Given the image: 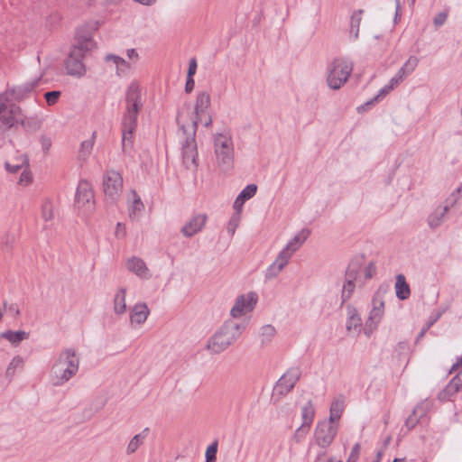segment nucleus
<instances>
[{
  "label": "nucleus",
  "mask_w": 462,
  "mask_h": 462,
  "mask_svg": "<svg viewBox=\"0 0 462 462\" xmlns=\"http://www.w3.org/2000/svg\"><path fill=\"white\" fill-rule=\"evenodd\" d=\"M126 109L123 117V148L131 146L133 134L137 125V116L143 107L141 88L137 81H133L125 93Z\"/></svg>",
  "instance_id": "nucleus-1"
},
{
  "label": "nucleus",
  "mask_w": 462,
  "mask_h": 462,
  "mask_svg": "<svg viewBox=\"0 0 462 462\" xmlns=\"http://www.w3.org/2000/svg\"><path fill=\"white\" fill-rule=\"evenodd\" d=\"M96 48V43L89 35L79 32L76 35V42L66 60L65 67L70 76L82 78L87 73L84 59Z\"/></svg>",
  "instance_id": "nucleus-2"
},
{
  "label": "nucleus",
  "mask_w": 462,
  "mask_h": 462,
  "mask_svg": "<svg viewBox=\"0 0 462 462\" xmlns=\"http://www.w3.org/2000/svg\"><path fill=\"white\" fill-rule=\"evenodd\" d=\"M177 121L180 125L182 151V161L186 168L196 169L198 166V149L195 140L197 121L187 122L184 112L179 113Z\"/></svg>",
  "instance_id": "nucleus-3"
},
{
  "label": "nucleus",
  "mask_w": 462,
  "mask_h": 462,
  "mask_svg": "<svg viewBox=\"0 0 462 462\" xmlns=\"http://www.w3.org/2000/svg\"><path fill=\"white\" fill-rule=\"evenodd\" d=\"M79 358L73 348H65L58 356L51 367L53 384L63 385L79 372Z\"/></svg>",
  "instance_id": "nucleus-4"
},
{
  "label": "nucleus",
  "mask_w": 462,
  "mask_h": 462,
  "mask_svg": "<svg viewBox=\"0 0 462 462\" xmlns=\"http://www.w3.org/2000/svg\"><path fill=\"white\" fill-rule=\"evenodd\" d=\"M245 326L228 319L208 339L207 348L213 354H219L231 346L242 334Z\"/></svg>",
  "instance_id": "nucleus-5"
},
{
  "label": "nucleus",
  "mask_w": 462,
  "mask_h": 462,
  "mask_svg": "<svg viewBox=\"0 0 462 462\" xmlns=\"http://www.w3.org/2000/svg\"><path fill=\"white\" fill-rule=\"evenodd\" d=\"M213 146L217 167L223 171L232 169L235 161V145L230 132L216 134Z\"/></svg>",
  "instance_id": "nucleus-6"
},
{
  "label": "nucleus",
  "mask_w": 462,
  "mask_h": 462,
  "mask_svg": "<svg viewBox=\"0 0 462 462\" xmlns=\"http://www.w3.org/2000/svg\"><path fill=\"white\" fill-rule=\"evenodd\" d=\"M353 71V63L347 59H335L328 67V84L330 88L339 89Z\"/></svg>",
  "instance_id": "nucleus-7"
},
{
  "label": "nucleus",
  "mask_w": 462,
  "mask_h": 462,
  "mask_svg": "<svg viewBox=\"0 0 462 462\" xmlns=\"http://www.w3.org/2000/svg\"><path fill=\"white\" fill-rule=\"evenodd\" d=\"M209 106L210 96L208 93L203 91L199 93L197 96L195 104V116H193V113L189 108L183 109L180 113L184 112L187 122H189L191 119H193L197 121V125L199 122H200L208 127L212 124L211 116L208 113Z\"/></svg>",
  "instance_id": "nucleus-8"
},
{
  "label": "nucleus",
  "mask_w": 462,
  "mask_h": 462,
  "mask_svg": "<svg viewBox=\"0 0 462 462\" xmlns=\"http://www.w3.org/2000/svg\"><path fill=\"white\" fill-rule=\"evenodd\" d=\"M121 174L116 171H107L103 176V191L105 199L115 203L120 198L124 183Z\"/></svg>",
  "instance_id": "nucleus-9"
},
{
  "label": "nucleus",
  "mask_w": 462,
  "mask_h": 462,
  "mask_svg": "<svg viewBox=\"0 0 462 462\" xmlns=\"http://www.w3.org/2000/svg\"><path fill=\"white\" fill-rule=\"evenodd\" d=\"M0 121L7 127H12L18 123L24 127L28 126V122L22 118L21 107L9 100L0 102Z\"/></svg>",
  "instance_id": "nucleus-10"
},
{
  "label": "nucleus",
  "mask_w": 462,
  "mask_h": 462,
  "mask_svg": "<svg viewBox=\"0 0 462 462\" xmlns=\"http://www.w3.org/2000/svg\"><path fill=\"white\" fill-rule=\"evenodd\" d=\"M337 434V427L326 420L319 421L314 430V441L322 448H328Z\"/></svg>",
  "instance_id": "nucleus-11"
},
{
  "label": "nucleus",
  "mask_w": 462,
  "mask_h": 462,
  "mask_svg": "<svg viewBox=\"0 0 462 462\" xmlns=\"http://www.w3.org/2000/svg\"><path fill=\"white\" fill-rule=\"evenodd\" d=\"M258 300V296L255 292L250 291L246 294L239 295L231 308L230 315L234 319L240 318L254 309Z\"/></svg>",
  "instance_id": "nucleus-12"
},
{
  "label": "nucleus",
  "mask_w": 462,
  "mask_h": 462,
  "mask_svg": "<svg viewBox=\"0 0 462 462\" xmlns=\"http://www.w3.org/2000/svg\"><path fill=\"white\" fill-rule=\"evenodd\" d=\"M300 376V367H291L278 380L274 386V392L279 395H286L294 388Z\"/></svg>",
  "instance_id": "nucleus-13"
},
{
  "label": "nucleus",
  "mask_w": 462,
  "mask_h": 462,
  "mask_svg": "<svg viewBox=\"0 0 462 462\" xmlns=\"http://www.w3.org/2000/svg\"><path fill=\"white\" fill-rule=\"evenodd\" d=\"M40 78L25 82L23 85L14 87L0 94V102L3 100L21 101L25 98L39 84Z\"/></svg>",
  "instance_id": "nucleus-14"
},
{
  "label": "nucleus",
  "mask_w": 462,
  "mask_h": 462,
  "mask_svg": "<svg viewBox=\"0 0 462 462\" xmlns=\"http://www.w3.org/2000/svg\"><path fill=\"white\" fill-rule=\"evenodd\" d=\"M94 193L88 181H80L76 192V205L79 208L90 211L94 208Z\"/></svg>",
  "instance_id": "nucleus-15"
},
{
  "label": "nucleus",
  "mask_w": 462,
  "mask_h": 462,
  "mask_svg": "<svg viewBox=\"0 0 462 462\" xmlns=\"http://www.w3.org/2000/svg\"><path fill=\"white\" fill-rule=\"evenodd\" d=\"M384 313V302L382 300L374 298L373 309L370 311L368 319L365 326V333L369 336L377 327Z\"/></svg>",
  "instance_id": "nucleus-16"
},
{
  "label": "nucleus",
  "mask_w": 462,
  "mask_h": 462,
  "mask_svg": "<svg viewBox=\"0 0 462 462\" xmlns=\"http://www.w3.org/2000/svg\"><path fill=\"white\" fill-rule=\"evenodd\" d=\"M292 257L291 254L282 249L275 258L274 262L267 268L265 278L272 280L276 278L281 272L289 263L290 259Z\"/></svg>",
  "instance_id": "nucleus-17"
},
{
  "label": "nucleus",
  "mask_w": 462,
  "mask_h": 462,
  "mask_svg": "<svg viewBox=\"0 0 462 462\" xmlns=\"http://www.w3.org/2000/svg\"><path fill=\"white\" fill-rule=\"evenodd\" d=\"M208 220L206 214L194 215L182 227L181 234L185 237H192L200 232L205 226Z\"/></svg>",
  "instance_id": "nucleus-18"
},
{
  "label": "nucleus",
  "mask_w": 462,
  "mask_h": 462,
  "mask_svg": "<svg viewBox=\"0 0 462 462\" xmlns=\"http://www.w3.org/2000/svg\"><path fill=\"white\" fill-rule=\"evenodd\" d=\"M357 276V270L349 267L346 272L345 282L342 287L341 301L342 304L348 300L355 291V281Z\"/></svg>",
  "instance_id": "nucleus-19"
},
{
  "label": "nucleus",
  "mask_w": 462,
  "mask_h": 462,
  "mask_svg": "<svg viewBox=\"0 0 462 462\" xmlns=\"http://www.w3.org/2000/svg\"><path fill=\"white\" fill-rule=\"evenodd\" d=\"M126 268L142 279L150 278L149 269L144 261L139 257L133 256L126 261Z\"/></svg>",
  "instance_id": "nucleus-20"
},
{
  "label": "nucleus",
  "mask_w": 462,
  "mask_h": 462,
  "mask_svg": "<svg viewBox=\"0 0 462 462\" xmlns=\"http://www.w3.org/2000/svg\"><path fill=\"white\" fill-rule=\"evenodd\" d=\"M149 314L150 310L145 303H137L131 310L130 322L133 326H140L146 321Z\"/></svg>",
  "instance_id": "nucleus-21"
},
{
  "label": "nucleus",
  "mask_w": 462,
  "mask_h": 462,
  "mask_svg": "<svg viewBox=\"0 0 462 462\" xmlns=\"http://www.w3.org/2000/svg\"><path fill=\"white\" fill-rule=\"evenodd\" d=\"M310 235V231L309 229H302L297 235H295L285 245L283 248L286 252L294 254L296 251H298L304 242L307 240L309 236Z\"/></svg>",
  "instance_id": "nucleus-22"
},
{
  "label": "nucleus",
  "mask_w": 462,
  "mask_h": 462,
  "mask_svg": "<svg viewBox=\"0 0 462 462\" xmlns=\"http://www.w3.org/2000/svg\"><path fill=\"white\" fill-rule=\"evenodd\" d=\"M427 410L428 407L425 402H420L413 409L412 414L405 420V426L408 430L413 429L419 423L420 420L426 415Z\"/></svg>",
  "instance_id": "nucleus-23"
},
{
  "label": "nucleus",
  "mask_w": 462,
  "mask_h": 462,
  "mask_svg": "<svg viewBox=\"0 0 462 462\" xmlns=\"http://www.w3.org/2000/svg\"><path fill=\"white\" fill-rule=\"evenodd\" d=\"M29 166V160L26 155L21 154L12 162H5V168L9 173H17Z\"/></svg>",
  "instance_id": "nucleus-24"
},
{
  "label": "nucleus",
  "mask_w": 462,
  "mask_h": 462,
  "mask_svg": "<svg viewBox=\"0 0 462 462\" xmlns=\"http://www.w3.org/2000/svg\"><path fill=\"white\" fill-rule=\"evenodd\" d=\"M128 199V212L129 217L132 218L134 217L137 214L141 213L143 210L144 206L135 190H131L129 192Z\"/></svg>",
  "instance_id": "nucleus-25"
},
{
  "label": "nucleus",
  "mask_w": 462,
  "mask_h": 462,
  "mask_svg": "<svg viewBox=\"0 0 462 462\" xmlns=\"http://www.w3.org/2000/svg\"><path fill=\"white\" fill-rule=\"evenodd\" d=\"M30 334L26 331L20 330V331H13V330H6L3 332L0 337L2 338H5L8 340L13 346H17L19 344L29 337Z\"/></svg>",
  "instance_id": "nucleus-26"
},
{
  "label": "nucleus",
  "mask_w": 462,
  "mask_h": 462,
  "mask_svg": "<svg viewBox=\"0 0 462 462\" xmlns=\"http://www.w3.org/2000/svg\"><path fill=\"white\" fill-rule=\"evenodd\" d=\"M395 291L396 296L400 300H406L410 297V286L407 283L403 274H398L396 276Z\"/></svg>",
  "instance_id": "nucleus-27"
},
{
  "label": "nucleus",
  "mask_w": 462,
  "mask_h": 462,
  "mask_svg": "<svg viewBox=\"0 0 462 462\" xmlns=\"http://www.w3.org/2000/svg\"><path fill=\"white\" fill-rule=\"evenodd\" d=\"M344 411V400L342 398H336L333 400L329 409V418L327 420L335 424L341 418Z\"/></svg>",
  "instance_id": "nucleus-28"
},
{
  "label": "nucleus",
  "mask_w": 462,
  "mask_h": 462,
  "mask_svg": "<svg viewBox=\"0 0 462 462\" xmlns=\"http://www.w3.org/2000/svg\"><path fill=\"white\" fill-rule=\"evenodd\" d=\"M448 210V206L439 207L438 208H436L435 211L431 213L428 217L429 226L431 228L438 227L443 221V218Z\"/></svg>",
  "instance_id": "nucleus-29"
},
{
  "label": "nucleus",
  "mask_w": 462,
  "mask_h": 462,
  "mask_svg": "<svg viewBox=\"0 0 462 462\" xmlns=\"http://www.w3.org/2000/svg\"><path fill=\"white\" fill-rule=\"evenodd\" d=\"M347 315H348L347 321H346L347 330L351 331V330L359 329L362 325V319H361V317L359 316V314L357 313V310L355 308L348 306Z\"/></svg>",
  "instance_id": "nucleus-30"
},
{
  "label": "nucleus",
  "mask_w": 462,
  "mask_h": 462,
  "mask_svg": "<svg viewBox=\"0 0 462 462\" xmlns=\"http://www.w3.org/2000/svg\"><path fill=\"white\" fill-rule=\"evenodd\" d=\"M126 290L124 288L119 289L114 298V310L116 314H123L126 310L125 303Z\"/></svg>",
  "instance_id": "nucleus-31"
},
{
  "label": "nucleus",
  "mask_w": 462,
  "mask_h": 462,
  "mask_svg": "<svg viewBox=\"0 0 462 462\" xmlns=\"http://www.w3.org/2000/svg\"><path fill=\"white\" fill-rule=\"evenodd\" d=\"M362 10H358L353 13L350 18V28H349V36L352 40H356L358 38L359 27L362 20Z\"/></svg>",
  "instance_id": "nucleus-32"
},
{
  "label": "nucleus",
  "mask_w": 462,
  "mask_h": 462,
  "mask_svg": "<svg viewBox=\"0 0 462 462\" xmlns=\"http://www.w3.org/2000/svg\"><path fill=\"white\" fill-rule=\"evenodd\" d=\"M315 417V408L311 401H309L301 408L302 425L310 427Z\"/></svg>",
  "instance_id": "nucleus-33"
},
{
  "label": "nucleus",
  "mask_w": 462,
  "mask_h": 462,
  "mask_svg": "<svg viewBox=\"0 0 462 462\" xmlns=\"http://www.w3.org/2000/svg\"><path fill=\"white\" fill-rule=\"evenodd\" d=\"M41 217L45 222L52 221L54 218V204L49 199H43L41 206Z\"/></svg>",
  "instance_id": "nucleus-34"
},
{
  "label": "nucleus",
  "mask_w": 462,
  "mask_h": 462,
  "mask_svg": "<svg viewBox=\"0 0 462 462\" xmlns=\"http://www.w3.org/2000/svg\"><path fill=\"white\" fill-rule=\"evenodd\" d=\"M93 146H94V136L91 139L83 141L80 143L79 152H78L79 160L86 161L89 157V155L92 152Z\"/></svg>",
  "instance_id": "nucleus-35"
},
{
  "label": "nucleus",
  "mask_w": 462,
  "mask_h": 462,
  "mask_svg": "<svg viewBox=\"0 0 462 462\" xmlns=\"http://www.w3.org/2000/svg\"><path fill=\"white\" fill-rule=\"evenodd\" d=\"M23 358L20 356H15L9 363L5 371V375L10 378L14 377L16 373V370L23 369Z\"/></svg>",
  "instance_id": "nucleus-36"
},
{
  "label": "nucleus",
  "mask_w": 462,
  "mask_h": 462,
  "mask_svg": "<svg viewBox=\"0 0 462 462\" xmlns=\"http://www.w3.org/2000/svg\"><path fill=\"white\" fill-rule=\"evenodd\" d=\"M144 439L145 435L143 433L136 434L134 436L127 445V454L130 455L134 453L139 448V447L143 445Z\"/></svg>",
  "instance_id": "nucleus-37"
},
{
  "label": "nucleus",
  "mask_w": 462,
  "mask_h": 462,
  "mask_svg": "<svg viewBox=\"0 0 462 462\" xmlns=\"http://www.w3.org/2000/svg\"><path fill=\"white\" fill-rule=\"evenodd\" d=\"M32 180L33 177L28 166L27 168H24V170L21 171V174L17 181V184L20 187L25 188L31 185L32 183Z\"/></svg>",
  "instance_id": "nucleus-38"
},
{
  "label": "nucleus",
  "mask_w": 462,
  "mask_h": 462,
  "mask_svg": "<svg viewBox=\"0 0 462 462\" xmlns=\"http://www.w3.org/2000/svg\"><path fill=\"white\" fill-rule=\"evenodd\" d=\"M276 329L272 325H265L261 328V339L262 343L265 344L272 340V338L275 336Z\"/></svg>",
  "instance_id": "nucleus-39"
},
{
  "label": "nucleus",
  "mask_w": 462,
  "mask_h": 462,
  "mask_svg": "<svg viewBox=\"0 0 462 462\" xmlns=\"http://www.w3.org/2000/svg\"><path fill=\"white\" fill-rule=\"evenodd\" d=\"M462 388V371L455 376L448 384L446 391L450 393H456Z\"/></svg>",
  "instance_id": "nucleus-40"
},
{
  "label": "nucleus",
  "mask_w": 462,
  "mask_h": 462,
  "mask_svg": "<svg viewBox=\"0 0 462 462\" xmlns=\"http://www.w3.org/2000/svg\"><path fill=\"white\" fill-rule=\"evenodd\" d=\"M310 427L309 426H305V425H300L294 432L293 436H292V439L296 442V443H300L304 439L305 437L307 436V434L309 433L310 431Z\"/></svg>",
  "instance_id": "nucleus-41"
},
{
  "label": "nucleus",
  "mask_w": 462,
  "mask_h": 462,
  "mask_svg": "<svg viewBox=\"0 0 462 462\" xmlns=\"http://www.w3.org/2000/svg\"><path fill=\"white\" fill-rule=\"evenodd\" d=\"M217 441H214L210 444L206 450V462H216L217 461Z\"/></svg>",
  "instance_id": "nucleus-42"
},
{
  "label": "nucleus",
  "mask_w": 462,
  "mask_h": 462,
  "mask_svg": "<svg viewBox=\"0 0 462 462\" xmlns=\"http://www.w3.org/2000/svg\"><path fill=\"white\" fill-rule=\"evenodd\" d=\"M106 60L113 61L117 69H120L122 67L130 68V64L128 62H126L123 58L114 54L106 55Z\"/></svg>",
  "instance_id": "nucleus-43"
},
{
  "label": "nucleus",
  "mask_w": 462,
  "mask_h": 462,
  "mask_svg": "<svg viewBox=\"0 0 462 462\" xmlns=\"http://www.w3.org/2000/svg\"><path fill=\"white\" fill-rule=\"evenodd\" d=\"M256 191L257 186L255 184H249L239 193V195L241 198L247 200L252 199L255 195Z\"/></svg>",
  "instance_id": "nucleus-44"
},
{
  "label": "nucleus",
  "mask_w": 462,
  "mask_h": 462,
  "mask_svg": "<svg viewBox=\"0 0 462 462\" xmlns=\"http://www.w3.org/2000/svg\"><path fill=\"white\" fill-rule=\"evenodd\" d=\"M240 220H241V214L235 212L233 214V216L231 217V218L228 222V225H227V231L231 235H234V233L236 232V229L237 228V226L240 223Z\"/></svg>",
  "instance_id": "nucleus-45"
},
{
  "label": "nucleus",
  "mask_w": 462,
  "mask_h": 462,
  "mask_svg": "<svg viewBox=\"0 0 462 462\" xmlns=\"http://www.w3.org/2000/svg\"><path fill=\"white\" fill-rule=\"evenodd\" d=\"M419 63V60L416 56H410L406 62L403 64L404 69L408 71V73H412L417 68Z\"/></svg>",
  "instance_id": "nucleus-46"
},
{
  "label": "nucleus",
  "mask_w": 462,
  "mask_h": 462,
  "mask_svg": "<svg viewBox=\"0 0 462 462\" xmlns=\"http://www.w3.org/2000/svg\"><path fill=\"white\" fill-rule=\"evenodd\" d=\"M393 88L389 85H385L380 91L379 93L369 102H367L365 105L366 106H369V105H372L374 104V102L375 101H378L379 99L383 98V97H385L387 94H389Z\"/></svg>",
  "instance_id": "nucleus-47"
},
{
  "label": "nucleus",
  "mask_w": 462,
  "mask_h": 462,
  "mask_svg": "<svg viewBox=\"0 0 462 462\" xmlns=\"http://www.w3.org/2000/svg\"><path fill=\"white\" fill-rule=\"evenodd\" d=\"M60 97V91H50L45 93L44 97L49 106L55 105Z\"/></svg>",
  "instance_id": "nucleus-48"
},
{
  "label": "nucleus",
  "mask_w": 462,
  "mask_h": 462,
  "mask_svg": "<svg viewBox=\"0 0 462 462\" xmlns=\"http://www.w3.org/2000/svg\"><path fill=\"white\" fill-rule=\"evenodd\" d=\"M360 449H361L360 444L356 443L354 445V447L352 448L351 453H350L346 462H356L359 457V455H360Z\"/></svg>",
  "instance_id": "nucleus-49"
},
{
  "label": "nucleus",
  "mask_w": 462,
  "mask_h": 462,
  "mask_svg": "<svg viewBox=\"0 0 462 462\" xmlns=\"http://www.w3.org/2000/svg\"><path fill=\"white\" fill-rule=\"evenodd\" d=\"M40 142L43 152L48 153L52 144L51 138L46 135H42Z\"/></svg>",
  "instance_id": "nucleus-50"
},
{
  "label": "nucleus",
  "mask_w": 462,
  "mask_h": 462,
  "mask_svg": "<svg viewBox=\"0 0 462 462\" xmlns=\"http://www.w3.org/2000/svg\"><path fill=\"white\" fill-rule=\"evenodd\" d=\"M5 310L9 313L12 317L17 318L20 316V309L17 304H10L7 305V303H5L4 305Z\"/></svg>",
  "instance_id": "nucleus-51"
},
{
  "label": "nucleus",
  "mask_w": 462,
  "mask_h": 462,
  "mask_svg": "<svg viewBox=\"0 0 462 462\" xmlns=\"http://www.w3.org/2000/svg\"><path fill=\"white\" fill-rule=\"evenodd\" d=\"M246 200L244 199L243 198H241L240 195H238L234 202V209H235V212L236 213H238V214H241L242 213V210H243V206H244V203L245 202Z\"/></svg>",
  "instance_id": "nucleus-52"
},
{
  "label": "nucleus",
  "mask_w": 462,
  "mask_h": 462,
  "mask_svg": "<svg viewBox=\"0 0 462 462\" xmlns=\"http://www.w3.org/2000/svg\"><path fill=\"white\" fill-rule=\"evenodd\" d=\"M447 18H448V13L441 12V13L438 14L437 16L434 18V24L437 27H439L445 23Z\"/></svg>",
  "instance_id": "nucleus-53"
},
{
  "label": "nucleus",
  "mask_w": 462,
  "mask_h": 462,
  "mask_svg": "<svg viewBox=\"0 0 462 462\" xmlns=\"http://www.w3.org/2000/svg\"><path fill=\"white\" fill-rule=\"evenodd\" d=\"M115 235L117 238H124L126 235L125 226L122 223H117Z\"/></svg>",
  "instance_id": "nucleus-54"
},
{
  "label": "nucleus",
  "mask_w": 462,
  "mask_h": 462,
  "mask_svg": "<svg viewBox=\"0 0 462 462\" xmlns=\"http://www.w3.org/2000/svg\"><path fill=\"white\" fill-rule=\"evenodd\" d=\"M375 272H376V267L374 264V263H369V264L365 267V278L366 279L372 278L375 274Z\"/></svg>",
  "instance_id": "nucleus-55"
},
{
  "label": "nucleus",
  "mask_w": 462,
  "mask_h": 462,
  "mask_svg": "<svg viewBox=\"0 0 462 462\" xmlns=\"http://www.w3.org/2000/svg\"><path fill=\"white\" fill-rule=\"evenodd\" d=\"M197 71V61L195 59H191L189 63L188 75L189 78H193Z\"/></svg>",
  "instance_id": "nucleus-56"
},
{
  "label": "nucleus",
  "mask_w": 462,
  "mask_h": 462,
  "mask_svg": "<svg viewBox=\"0 0 462 462\" xmlns=\"http://www.w3.org/2000/svg\"><path fill=\"white\" fill-rule=\"evenodd\" d=\"M403 79H402L400 77H398L396 74L389 81V85L394 89L397 86H399Z\"/></svg>",
  "instance_id": "nucleus-57"
},
{
  "label": "nucleus",
  "mask_w": 462,
  "mask_h": 462,
  "mask_svg": "<svg viewBox=\"0 0 462 462\" xmlns=\"http://www.w3.org/2000/svg\"><path fill=\"white\" fill-rule=\"evenodd\" d=\"M195 87V81L193 79V78H189L187 77V81H186V85H185V91L187 93H189L193 90Z\"/></svg>",
  "instance_id": "nucleus-58"
},
{
  "label": "nucleus",
  "mask_w": 462,
  "mask_h": 462,
  "mask_svg": "<svg viewBox=\"0 0 462 462\" xmlns=\"http://www.w3.org/2000/svg\"><path fill=\"white\" fill-rule=\"evenodd\" d=\"M126 55L130 60H138L139 55L135 49H128L126 51Z\"/></svg>",
  "instance_id": "nucleus-59"
},
{
  "label": "nucleus",
  "mask_w": 462,
  "mask_h": 462,
  "mask_svg": "<svg viewBox=\"0 0 462 462\" xmlns=\"http://www.w3.org/2000/svg\"><path fill=\"white\" fill-rule=\"evenodd\" d=\"M462 366V356L457 359V362L452 365L449 374L455 372L458 367Z\"/></svg>",
  "instance_id": "nucleus-60"
},
{
  "label": "nucleus",
  "mask_w": 462,
  "mask_h": 462,
  "mask_svg": "<svg viewBox=\"0 0 462 462\" xmlns=\"http://www.w3.org/2000/svg\"><path fill=\"white\" fill-rule=\"evenodd\" d=\"M134 1L136 3H139L143 5H146V6H151L157 2V0H134Z\"/></svg>",
  "instance_id": "nucleus-61"
},
{
  "label": "nucleus",
  "mask_w": 462,
  "mask_h": 462,
  "mask_svg": "<svg viewBox=\"0 0 462 462\" xmlns=\"http://www.w3.org/2000/svg\"><path fill=\"white\" fill-rule=\"evenodd\" d=\"M396 75H397L398 77H400L402 79H403V80H404V79H405L408 75H410V73H408V71H407L406 69H404V68H403V67H402V68L397 71Z\"/></svg>",
  "instance_id": "nucleus-62"
},
{
  "label": "nucleus",
  "mask_w": 462,
  "mask_h": 462,
  "mask_svg": "<svg viewBox=\"0 0 462 462\" xmlns=\"http://www.w3.org/2000/svg\"><path fill=\"white\" fill-rule=\"evenodd\" d=\"M400 9H401V1L400 0H396L395 20L397 19L399 14H400Z\"/></svg>",
  "instance_id": "nucleus-63"
},
{
  "label": "nucleus",
  "mask_w": 462,
  "mask_h": 462,
  "mask_svg": "<svg viewBox=\"0 0 462 462\" xmlns=\"http://www.w3.org/2000/svg\"><path fill=\"white\" fill-rule=\"evenodd\" d=\"M383 457V451L380 450L377 452L375 458L373 460V462H381Z\"/></svg>",
  "instance_id": "nucleus-64"
}]
</instances>
